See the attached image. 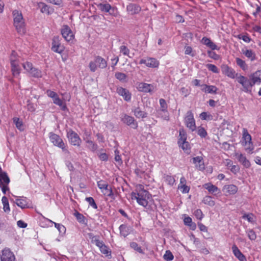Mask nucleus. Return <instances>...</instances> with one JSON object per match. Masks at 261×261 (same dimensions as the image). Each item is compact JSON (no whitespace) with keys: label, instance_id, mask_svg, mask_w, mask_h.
Returning a JSON list of instances; mask_svg holds the SVG:
<instances>
[{"label":"nucleus","instance_id":"obj_60","mask_svg":"<svg viewBox=\"0 0 261 261\" xmlns=\"http://www.w3.org/2000/svg\"><path fill=\"white\" fill-rule=\"evenodd\" d=\"M91 243L95 244L98 247L103 243V241L99 240V236H95V238L91 241Z\"/></svg>","mask_w":261,"mask_h":261},{"label":"nucleus","instance_id":"obj_24","mask_svg":"<svg viewBox=\"0 0 261 261\" xmlns=\"http://www.w3.org/2000/svg\"><path fill=\"white\" fill-rule=\"evenodd\" d=\"M138 89L143 92H151L153 89V86L151 84L140 83L138 86Z\"/></svg>","mask_w":261,"mask_h":261},{"label":"nucleus","instance_id":"obj_5","mask_svg":"<svg viewBox=\"0 0 261 261\" xmlns=\"http://www.w3.org/2000/svg\"><path fill=\"white\" fill-rule=\"evenodd\" d=\"M22 66L24 70L27 71L31 76L34 77H41L42 76L41 71L34 67L33 64L30 62H25L22 64Z\"/></svg>","mask_w":261,"mask_h":261},{"label":"nucleus","instance_id":"obj_31","mask_svg":"<svg viewBox=\"0 0 261 261\" xmlns=\"http://www.w3.org/2000/svg\"><path fill=\"white\" fill-rule=\"evenodd\" d=\"M98 8L103 12H109L110 14H112L111 11H114V9L112 8L109 4H100L98 6Z\"/></svg>","mask_w":261,"mask_h":261},{"label":"nucleus","instance_id":"obj_48","mask_svg":"<svg viewBox=\"0 0 261 261\" xmlns=\"http://www.w3.org/2000/svg\"><path fill=\"white\" fill-rule=\"evenodd\" d=\"M130 246L132 248L134 249L135 250L138 251V252H139L140 253H142V254L144 253L141 247L139 246V245H138V244L137 243L132 242L130 244Z\"/></svg>","mask_w":261,"mask_h":261},{"label":"nucleus","instance_id":"obj_56","mask_svg":"<svg viewBox=\"0 0 261 261\" xmlns=\"http://www.w3.org/2000/svg\"><path fill=\"white\" fill-rule=\"evenodd\" d=\"M160 108L159 110H167L168 106L165 99L161 98L159 100Z\"/></svg>","mask_w":261,"mask_h":261},{"label":"nucleus","instance_id":"obj_19","mask_svg":"<svg viewBox=\"0 0 261 261\" xmlns=\"http://www.w3.org/2000/svg\"><path fill=\"white\" fill-rule=\"evenodd\" d=\"M37 6L38 8L40 9V12L42 13L48 15L51 14L53 11V9H51L49 6L43 2L37 3Z\"/></svg>","mask_w":261,"mask_h":261},{"label":"nucleus","instance_id":"obj_6","mask_svg":"<svg viewBox=\"0 0 261 261\" xmlns=\"http://www.w3.org/2000/svg\"><path fill=\"white\" fill-rule=\"evenodd\" d=\"M97 186L101 190V192L106 196L114 199V193L111 187L103 180H99L97 182Z\"/></svg>","mask_w":261,"mask_h":261},{"label":"nucleus","instance_id":"obj_36","mask_svg":"<svg viewBox=\"0 0 261 261\" xmlns=\"http://www.w3.org/2000/svg\"><path fill=\"white\" fill-rule=\"evenodd\" d=\"M53 102L56 105L59 106L62 110H65L67 108L66 105L63 102V101L59 98V96H57L56 98L53 99Z\"/></svg>","mask_w":261,"mask_h":261},{"label":"nucleus","instance_id":"obj_63","mask_svg":"<svg viewBox=\"0 0 261 261\" xmlns=\"http://www.w3.org/2000/svg\"><path fill=\"white\" fill-rule=\"evenodd\" d=\"M115 160L116 162H118L119 164H121L122 163L121 158L120 155L119 154V151L117 149L115 150Z\"/></svg>","mask_w":261,"mask_h":261},{"label":"nucleus","instance_id":"obj_2","mask_svg":"<svg viewBox=\"0 0 261 261\" xmlns=\"http://www.w3.org/2000/svg\"><path fill=\"white\" fill-rule=\"evenodd\" d=\"M14 25L18 33L20 35L25 34L26 30L24 20L21 12L14 10L13 12Z\"/></svg>","mask_w":261,"mask_h":261},{"label":"nucleus","instance_id":"obj_11","mask_svg":"<svg viewBox=\"0 0 261 261\" xmlns=\"http://www.w3.org/2000/svg\"><path fill=\"white\" fill-rule=\"evenodd\" d=\"M121 121L126 125L130 126L134 129H136L138 127V123L135 120L134 117L125 114H121L120 116Z\"/></svg>","mask_w":261,"mask_h":261},{"label":"nucleus","instance_id":"obj_53","mask_svg":"<svg viewBox=\"0 0 261 261\" xmlns=\"http://www.w3.org/2000/svg\"><path fill=\"white\" fill-rule=\"evenodd\" d=\"M200 117L202 120H211L213 118V116L206 112L201 113L200 115Z\"/></svg>","mask_w":261,"mask_h":261},{"label":"nucleus","instance_id":"obj_34","mask_svg":"<svg viewBox=\"0 0 261 261\" xmlns=\"http://www.w3.org/2000/svg\"><path fill=\"white\" fill-rule=\"evenodd\" d=\"M184 222L185 225L189 226L193 230H194L196 228V224L192 222L191 218L189 216L185 217Z\"/></svg>","mask_w":261,"mask_h":261},{"label":"nucleus","instance_id":"obj_38","mask_svg":"<svg viewBox=\"0 0 261 261\" xmlns=\"http://www.w3.org/2000/svg\"><path fill=\"white\" fill-rule=\"evenodd\" d=\"M47 220L48 221L50 222V223L54 224L55 227L59 230V231L60 233H64L65 232L66 228L64 226H63V225H62L61 224L54 222L48 219H47Z\"/></svg>","mask_w":261,"mask_h":261},{"label":"nucleus","instance_id":"obj_33","mask_svg":"<svg viewBox=\"0 0 261 261\" xmlns=\"http://www.w3.org/2000/svg\"><path fill=\"white\" fill-rule=\"evenodd\" d=\"M242 53L251 61H253L255 59V54L251 49H243Z\"/></svg>","mask_w":261,"mask_h":261},{"label":"nucleus","instance_id":"obj_44","mask_svg":"<svg viewBox=\"0 0 261 261\" xmlns=\"http://www.w3.org/2000/svg\"><path fill=\"white\" fill-rule=\"evenodd\" d=\"M2 203L3 204V206H4V207H3L4 211L5 212H9L10 210L8 200V199L7 198V197L5 196H3L2 197Z\"/></svg>","mask_w":261,"mask_h":261},{"label":"nucleus","instance_id":"obj_10","mask_svg":"<svg viewBox=\"0 0 261 261\" xmlns=\"http://www.w3.org/2000/svg\"><path fill=\"white\" fill-rule=\"evenodd\" d=\"M67 136L70 143L74 146H80L81 144V139L79 135L72 129H69L67 132Z\"/></svg>","mask_w":261,"mask_h":261},{"label":"nucleus","instance_id":"obj_50","mask_svg":"<svg viewBox=\"0 0 261 261\" xmlns=\"http://www.w3.org/2000/svg\"><path fill=\"white\" fill-rule=\"evenodd\" d=\"M74 215L80 223H84L85 222V217L82 214L76 211L74 213Z\"/></svg>","mask_w":261,"mask_h":261},{"label":"nucleus","instance_id":"obj_32","mask_svg":"<svg viewBox=\"0 0 261 261\" xmlns=\"http://www.w3.org/2000/svg\"><path fill=\"white\" fill-rule=\"evenodd\" d=\"M156 115L158 117L164 120H169V115L167 110H158L156 111Z\"/></svg>","mask_w":261,"mask_h":261},{"label":"nucleus","instance_id":"obj_12","mask_svg":"<svg viewBox=\"0 0 261 261\" xmlns=\"http://www.w3.org/2000/svg\"><path fill=\"white\" fill-rule=\"evenodd\" d=\"M49 139L50 141L56 146L62 149L64 151H67V150L65 148V144L63 142L62 139L59 136L50 133L49 134Z\"/></svg>","mask_w":261,"mask_h":261},{"label":"nucleus","instance_id":"obj_35","mask_svg":"<svg viewBox=\"0 0 261 261\" xmlns=\"http://www.w3.org/2000/svg\"><path fill=\"white\" fill-rule=\"evenodd\" d=\"M120 233L124 237L128 236L130 232L129 227L124 224H122L119 226Z\"/></svg>","mask_w":261,"mask_h":261},{"label":"nucleus","instance_id":"obj_39","mask_svg":"<svg viewBox=\"0 0 261 261\" xmlns=\"http://www.w3.org/2000/svg\"><path fill=\"white\" fill-rule=\"evenodd\" d=\"M98 248L100 252L107 256L111 254V251H110V249L106 245H105L103 242L99 246V247H98Z\"/></svg>","mask_w":261,"mask_h":261},{"label":"nucleus","instance_id":"obj_41","mask_svg":"<svg viewBox=\"0 0 261 261\" xmlns=\"http://www.w3.org/2000/svg\"><path fill=\"white\" fill-rule=\"evenodd\" d=\"M13 122L15 123L16 127L20 130H23V122L19 118L17 117H14L13 119Z\"/></svg>","mask_w":261,"mask_h":261},{"label":"nucleus","instance_id":"obj_58","mask_svg":"<svg viewBox=\"0 0 261 261\" xmlns=\"http://www.w3.org/2000/svg\"><path fill=\"white\" fill-rule=\"evenodd\" d=\"M194 214L196 217V218L199 220H201L204 216L201 210L200 209H197L195 210L194 213Z\"/></svg>","mask_w":261,"mask_h":261},{"label":"nucleus","instance_id":"obj_22","mask_svg":"<svg viewBox=\"0 0 261 261\" xmlns=\"http://www.w3.org/2000/svg\"><path fill=\"white\" fill-rule=\"evenodd\" d=\"M141 10V7L136 4H129L126 7L127 13L130 15H134L139 13Z\"/></svg>","mask_w":261,"mask_h":261},{"label":"nucleus","instance_id":"obj_3","mask_svg":"<svg viewBox=\"0 0 261 261\" xmlns=\"http://www.w3.org/2000/svg\"><path fill=\"white\" fill-rule=\"evenodd\" d=\"M236 79L237 82L242 85L243 91L246 93L251 91L252 87L254 85L250 79H249L239 74Z\"/></svg>","mask_w":261,"mask_h":261},{"label":"nucleus","instance_id":"obj_42","mask_svg":"<svg viewBox=\"0 0 261 261\" xmlns=\"http://www.w3.org/2000/svg\"><path fill=\"white\" fill-rule=\"evenodd\" d=\"M246 233L251 241H254L256 239V234L253 229H248L246 230Z\"/></svg>","mask_w":261,"mask_h":261},{"label":"nucleus","instance_id":"obj_61","mask_svg":"<svg viewBox=\"0 0 261 261\" xmlns=\"http://www.w3.org/2000/svg\"><path fill=\"white\" fill-rule=\"evenodd\" d=\"M89 66L90 69V70L92 72H95L96 71L97 67L96 64L95 63V60L93 61H91L89 63Z\"/></svg>","mask_w":261,"mask_h":261},{"label":"nucleus","instance_id":"obj_16","mask_svg":"<svg viewBox=\"0 0 261 261\" xmlns=\"http://www.w3.org/2000/svg\"><path fill=\"white\" fill-rule=\"evenodd\" d=\"M1 260V261H15V257L10 249H5L2 251Z\"/></svg>","mask_w":261,"mask_h":261},{"label":"nucleus","instance_id":"obj_64","mask_svg":"<svg viewBox=\"0 0 261 261\" xmlns=\"http://www.w3.org/2000/svg\"><path fill=\"white\" fill-rule=\"evenodd\" d=\"M28 105H27V109L30 111V112H34L36 108L33 103L30 102V101H28Z\"/></svg>","mask_w":261,"mask_h":261},{"label":"nucleus","instance_id":"obj_49","mask_svg":"<svg viewBox=\"0 0 261 261\" xmlns=\"http://www.w3.org/2000/svg\"><path fill=\"white\" fill-rule=\"evenodd\" d=\"M197 134L201 138H205L207 136V132L202 127H198L197 128Z\"/></svg>","mask_w":261,"mask_h":261},{"label":"nucleus","instance_id":"obj_57","mask_svg":"<svg viewBox=\"0 0 261 261\" xmlns=\"http://www.w3.org/2000/svg\"><path fill=\"white\" fill-rule=\"evenodd\" d=\"M206 67L209 70L212 71L214 73H217L219 72L218 68L214 64H208L206 65Z\"/></svg>","mask_w":261,"mask_h":261},{"label":"nucleus","instance_id":"obj_20","mask_svg":"<svg viewBox=\"0 0 261 261\" xmlns=\"http://www.w3.org/2000/svg\"><path fill=\"white\" fill-rule=\"evenodd\" d=\"M231 249L233 255L240 261H247L245 256L241 252L236 245L233 244Z\"/></svg>","mask_w":261,"mask_h":261},{"label":"nucleus","instance_id":"obj_7","mask_svg":"<svg viewBox=\"0 0 261 261\" xmlns=\"http://www.w3.org/2000/svg\"><path fill=\"white\" fill-rule=\"evenodd\" d=\"M186 140L187 134L186 132L183 129H180L178 144L179 147L184 150L190 149L189 144Z\"/></svg>","mask_w":261,"mask_h":261},{"label":"nucleus","instance_id":"obj_28","mask_svg":"<svg viewBox=\"0 0 261 261\" xmlns=\"http://www.w3.org/2000/svg\"><path fill=\"white\" fill-rule=\"evenodd\" d=\"M134 115L137 118H144L147 117V114L145 112L142 111L139 107H137L133 110Z\"/></svg>","mask_w":261,"mask_h":261},{"label":"nucleus","instance_id":"obj_18","mask_svg":"<svg viewBox=\"0 0 261 261\" xmlns=\"http://www.w3.org/2000/svg\"><path fill=\"white\" fill-rule=\"evenodd\" d=\"M238 187L234 185H227L223 187L222 191L225 195H234L238 191Z\"/></svg>","mask_w":261,"mask_h":261},{"label":"nucleus","instance_id":"obj_17","mask_svg":"<svg viewBox=\"0 0 261 261\" xmlns=\"http://www.w3.org/2000/svg\"><path fill=\"white\" fill-rule=\"evenodd\" d=\"M51 49L54 52L61 54L64 49V47L60 42L58 37H54L53 39Z\"/></svg>","mask_w":261,"mask_h":261},{"label":"nucleus","instance_id":"obj_25","mask_svg":"<svg viewBox=\"0 0 261 261\" xmlns=\"http://www.w3.org/2000/svg\"><path fill=\"white\" fill-rule=\"evenodd\" d=\"M193 163L195 165L196 167L199 170L204 169L205 166L203 159L201 156H197L192 159Z\"/></svg>","mask_w":261,"mask_h":261},{"label":"nucleus","instance_id":"obj_8","mask_svg":"<svg viewBox=\"0 0 261 261\" xmlns=\"http://www.w3.org/2000/svg\"><path fill=\"white\" fill-rule=\"evenodd\" d=\"M185 123L186 126L189 128L192 132L196 130L195 121L194 116L191 111L187 112L186 116L185 118Z\"/></svg>","mask_w":261,"mask_h":261},{"label":"nucleus","instance_id":"obj_43","mask_svg":"<svg viewBox=\"0 0 261 261\" xmlns=\"http://www.w3.org/2000/svg\"><path fill=\"white\" fill-rule=\"evenodd\" d=\"M164 179L165 182L170 186L173 185L175 181L174 177L169 175H165Z\"/></svg>","mask_w":261,"mask_h":261},{"label":"nucleus","instance_id":"obj_55","mask_svg":"<svg viewBox=\"0 0 261 261\" xmlns=\"http://www.w3.org/2000/svg\"><path fill=\"white\" fill-rule=\"evenodd\" d=\"M242 218L246 219L249 222L253 223L254 222V216L252 214H244Z\"/></svg>","mask_w":261,"mask_h":261},{"label":"nucleus","instance_id":"obj_13","mask_svg":"<svg viewBox=\"0 0 261 261\" xmlns=\"http://www.w3.org/2000/svg\"><path fill=\"white\" fill-rule=\"evenodd\" d=\"M61 32L63 37L67 42L72 41L74 39V34L67 25H64L62 27Z\"/></svg>","mask_w":261,"mask_h":261},{"label":"nucleus","instance_id":"obj_46","mask_svg":"<svg viewBox=\"0 0 261 261\" xmlns=\"http://www.w3.org/2000/svg\"><path fill=\"white\" fill-rule=\"evenodd\" d=\"M115 77L117 79L119 80L121 82H126V75L125 74L122 72H116L115 73Z\"/></svg>","mask_w":261,"mask_h":261},{"label":"nucleus","instance_id":"obj_27","mask_svg":"<svg viewBox=\"0 0 261 261\" xmlns=\"http://www.w3.org/2000/svg\"><path fill=\"white\" fill-rule=\"evenodd\" d=\"M250 79L255 85L261 82V70H257L250 75Z\"/></svg>","mask_w":261,"mask_h":261},{"label":"nucleus","instance_id":"obj_29","mask_svg":"<svg viewBox=\"0 0 261 261\" xmlns=\"http://www.w3.org/2000/svg\"><path fill=\"white\" fill-rule=\"evenodd\" d=\"M95 63L97 67L100 68H105L107 66V63L106 61L100 56H96L95 59Z\"/></svg>","mask_w":261,"mask_h":261},{"label":"nucleus","instance_id":"obj_4","mask_svg":"<svg viewBox=\"0 0 261 261\" xmlns=\"http://www.w3.org/2000/svg\"><path fill=\"white\" fill-rule=\"evenodd\" d=\"M243 141L242 144L245 147V150L251 153L254 149L253 145L251 141V136L249 134L246 128L243 129Z\"/></svg>","mask_w":261,"mask_h":261},{"label":"nucleus","instance_id":"obj_45","mask_svg":"<svg viewBox=\"0 0 261 261\" xmlns=\"http://www.w3.org/2000/svg\"><path fill=\"white\" fill-rule=\"evenodd\" d=\"M88 147L92 151H95L97 149V145L93 141L87 140H86Z\"/></svg>","mask_w":261,"mask_h":261},{"label":"nucleus","instance_id":"obj_21","mask_svg":"<svg viewBox=\"0 0 261 261\" xmlns=\"http://www.w3.org/2000/svg\"><path fill=\"white\" fill-rule=\"evenodd\" d=\"M116 91L117 93L122 96L125 100L128 101L131 99V94L128 90L120 87L117 88Z\"/></svg>","mask_w":261,"mask_h":261},{"label":"nucleus","instance_id":"obj_62","mask_svg":"<svg viewBox=\"0 0 261 261\" xmlns=\"http://www.w3.org/2000/svg\"><path fill=\"white\" fill-rule=\"evenodd\" d=\"M46 94L48 97L51 98L53 99L58 96L57 93L50 90H47L46 91Z\"/></svg>","mask_w":261,"mask_h":261},{"label":"nucleus","instance_id":"obj_54","mask_svg":"<svg viewBox=\"0 0 261 261\" xmlns=\"http://www.w3.org/2000/svg\"><path fill=\"white\" fill-rule=\"evenodd\" d=\"M120 51L123 55L129 56V50L126 46H121L120 47Z\"/></svg>","mask_w":261,"mask_h":261},{"label":"nucleus","instance_id":"obj_14","mask_svg":"<svg viewBox=\"0 0 261 261\" xmlns=\"http://www.w3.org/2000/svg\"><path fill=\"white\" fill-rule=\"evenodd\" d=\"M221 70L223 74L232 79H236L239 74L232 68L226 64L222 65Z\"/></svg>","mask_w":261,"mask_h":261},{"label":"nucleus","instance_id":"obj_51","mask_svg":"<svg viewBox=\"0 0 261 261\" xmlns=\"http://www.w3.org/2000/svg\"><path fill=\"white\" fill-rule=\"evenodd\" d=\"M163 257L164 259L167 261H171L173 259V255L170 251L167 250L165 252Z\"/></svg>","mask_w":261,"mask_h":261},{"label":"nucleus","instance_id":"obj_30","mask_svg":"<svg viewBox=\"0 0 261 261\" xmlns=\"http://www.w3.org/2000/svg\"><path fill=\"white\" fill-rule=\"evenodd\" d=\"M204 188L208 191L209 192L215 194V195L218 194L220 193L219 189L215 185L211 184H205Z\"/></svg>","mask_w":261,"mask_h":261},{"label":"nucleus","instance_id":"obj_9","mask_svg":"<svg viewBox=\"0 0 261 261\" xmlns=\"http://www.w3.org/2000/svg\"><path fill=\"white\" fill-rule=\"evenodd\" d=\"M14 52H13L11 57V71L14 76H17L20 73L21 68L19 65L18 60L14 57Z\"/></svg>","mask_w":261,"mask_h":261},{"label":"nucleus","instance_id":"obj_26","mask_svg":"<svg viewBox=\"0 0 261 261\" xmlns=\"http://www.w3.org/2000/svg\"><path fill=\"white\" fill-rule=\"evenodd\" d=\"M15 203L16 205L21 208H25L29 207V203L27 199L25 197H21L20 198H17L15 200Z\"/></svg>","mask_w":261,"mask_h":261},{"label":"nucleus","instance_id":"obj_37","mask_svg":"<svg viewBox=\"0 0 261 261\" xmlns=\"http://www.w3.org/2000/svg\"><path fill=\"white\" fill-rule=\"evenodd\" d=\"M237 64L244 71H246L248 66L245 62L239 58H237L236 59Z\"/></svg>","mask_w":261,"mask_h":261},{"label":"nucleus","instance_id":"obj_59","mask_svg":"<svg viewBox=\"0 0 261 261\" xmlns=\"http://www.w3.org/2000/svg\"><path fill=\"white\" fill-rule=\"evenodd\" d=\"M178 189H179L182 193H187L190 190V188L186 185L178 186Z\"/></svg>","mask_w":261,"mask_h":261},{"label":"nucleus","instance_id":"obj_40","mask_svg":"<svg viewBox=\"0 0 261 261\" xmlns=\"http://www.w3.org/2000/svg\"><path fill=\"white\" fill-rule=\"evenodd\" d=\"M202 202L204 204L208 205L211 206H213L215 204V201L213 200L212 197L210 196H206L204 197L202 200Z\"/></svg>","mask_w":261,"mask_h":261},{"label":"nucleus","instance_id":"obj_1","mask_svg":"<svg viewBox=\"0 0 261 261\" xmlns=\"http://www.w3.org/2000/svg\"><path fill=\"white\" fill-rule=\"evenodd\" d=\"M131 198L136 200L138 204L146 208L149 202L152 201V197L149 193L144 189H141L139 191L131 193Z\"/></svg>","mask_w":261,"mask_h":261},{"label":"nucleus","instance_id":"obj_23","mask_svg":"<svg viewBox=\"0 0 261 261\" xmlns=\"http://www.w3.org/2000/svg\"><path fill=\"white\" fill-rule=\"evenodd\" d=\"M235 156L238 161L246 168H249L250 166V163L246 157L242 153H236Z\"/></svg>","mask_w":261,"mask_h":261},{"label":"nucleus","instance_id":"obj_15","mask_svg":"<svg viewBox=\"0 0 261 261\" xmlns=\"http://www.w3.org/2000/svg\"><path fill=\"white\" fill-rule=\"evenodd\" d=\"M139 64H145L146 66L150 68H157L159 66L160 63L155 58H147L141 59L139 62Z\"/></svg>","mask_w":261,"mask_h":261},{"label":"nucleus","instance_id":"obj_52","mask_svg":"<svg viewBox=\"0 0 261 261\" xmlns=\"http://www.w3.org/2000/svg\"><path fill=\"white\" fill-rule=\"evenodd\" d=\"M86 201H87L89 203V204L93 208H97V204H96L94 199L92 197H89L86 198Z\"/></svg>","mask_w":261,"mask_h":261},{"label":"nucleus","instance_id":"obj_47","mask_svg":"<svg viewBox=\"0 0 261 261\" xmlns=\"http://www.w3.org/2000/svg\"><path fill=\"white\" fill-rule=\"evenodd\" d=\"M206 88V93L210 94H215L216 93L217 90V88L216 86L213 85H207Z\"/></svg>","mask_w":261,"mask_h":261}]
</instances>
